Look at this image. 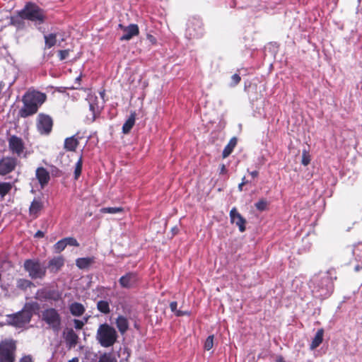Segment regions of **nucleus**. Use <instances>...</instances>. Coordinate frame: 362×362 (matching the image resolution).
<instances>
[{"mask_svg": "<svg viewBox=\"0 0 362 362\" xmlns=\"http://www.w3.org/2000/svg\"><path fill=\"white\" fill-rule=\"evenodd\" d=\"M83 322L79 320H74V327L76 329H80L83 327Z\"/></svg>", "mask_w": 362, "mask_h": 362, "instance_id": "obj_43", "label": "nucleus"}, {"mask_svg": "<svg viewBox=\"0 0 362 362\" xmlns=\"http://www.w3.org/2000/svg\"><path fill=\"white\" fill-rule=\"evenodd\" d=\"M310 286L313 287V292L318 293L320 297L329 296L332 288L331 279L327 274H323L321 277H314Z\"/></svg>", "mask_w": 362, "mask_h": 362, "instance_id": "obj_5", "label": "nucleus"}, {"mask_svg": "<svg viewBox=\"0 0 362 362\" xmlns=\"http://www.w3.org/2000/svg\"><path fill=\"white\" fill-rule=\"evenodd\" d=\"M68 362H79V359L78 357H74L71 360H69Z\"/></svg>", "mask_w": 362, "mask_h": 362, "instance_id": "obj_47", "label": "nucleus"}, {"mask_svg": "<svg viewBox=\"0 0 362 362\" xmlns=\"http://www.w3.org/2000/svg\"><path fill=\"white\" fill-rule=\"evenodd\" d=\"M19 362H33V358L30 355H27V356H24L23 357H22Z\"/></svg>", "mask_w": 362, "mask_h": 362, "instance_id": "obj_44", "label": "nucleus"}, {"mask_svg": "<svg viewBox=\"0 0 362 362\" xmlns=\"http://www.w3.org/2000/svg\"><path fill=\"white\" fill-rule=\"evenodd\" d=\"M276 362H285L282 358H279Z\"/></svg>", "mask_w": 362, "mask_h": 362, "instance_id": "obj_50", "label": "nucleus"}, {"mask_svg": "<svg viewBox=\"0 0 362 362\" xmlns=\"http://www.w3.org/2000/svg\"><path fill=\"white\" fill-rule=\"evenodd\" d=\"M214 346V336L210 335L209 336L204 343V349L207 351L212 349Z\"/></svg>", "mask_w": 362, "mask_h": 362, "instance_id": "obj_36", "label": "nucleus"}, {"mask_svg": "<svg viewBox=\"0 0 362 362\" xmlns=\"http://www.w3.org/2000/svg\"><path fill=\"white\" fill-rule=\"evenodd\" d=\"M24 268L32 279H42L46 273V268L34 259H27L24 262Z\"/></svg>", "mask_w": 362, "mask_h": 362, "instance_id": "obj_7", "label": "nucleus"}, {"mask_svg": "<svg viewBox=\"0 0 362 362\" xmlns=\"http://www.w3.org/2000/svg\"><path fill=\"white\" fill-rule=\"evenodd\" d=\"M82 164H83V161H82V158L81 157L78 159V160L76 162V165H75L74 177H75L76 180H77L81 175V170H82Z\"/></svg>", "mask_w": 362, "mask_h": 362, "instance_id": "obj_33", "label": "nucleus"}, {"mask_svg": "<svg viewBox=\"0 0 362 362\" xmlns=\"http://www.w3.org/2000/svg\"><path fill=\"white\" fill-rule=\"evenodd\" d=\"M42 207V203L39 201L34 200L30 207V212L32 215L36 216Z\"/></svg>", "mask_w": 362, "mask_h": 362, "instance_id": "obj_30", "label": "nucleus"}, {"mask_svg": "<svg viewBox=\"0 0 362 362\" xmlns=\"http://www.w3.org/2000/svg\"><path fill=\"white\" fill-rule=\"evenodd\" d=\"M117 339V333L114 327L106 323L99 326L96 333V339L103 347L107 348L113 346Z\"/></svg>", "mask_w": 362, "mask_h": 362, "instance_id": "obj_4", "label": "nucleus"}, {"mask_svg": "<svg viewBox=\"0 0 362 362\" xmlns=\"http://www.w3.org/2000/svg\"><path fill=\"white\" fill-rule=\"evenodd\" d=\"M12 188V185L9 182H0V196L4 197L8 194Z\"/></svg>", "mask_w": 362, "mask_h": 362, "instance_id": "obj_31", "label": "nucleus"}, {"mask_svg": "<svg viewBox=\"0 0 362 362\" xmlns=\"http://www.w3.org/2000/svg\"><path fill=\"white\" fill-rule=\"evenodd\" d=\"M359 269H358V267H356V270L358 271Z\"/></svg>", "mask_w": 362, "mask_h": 362, "instance_id": "obj_53", "label": "nucleus"}, {"mask_svg": "<svg viewBox=\"0 0 362 362\" xmlns=\"http://www.w3.org/2000/svg\"><path fill=\"white\" fill-rule=\"evenodd\" d=\"M98 362H117V359L112 353H104L100 356Z\"/></svg>", "mask_w": 362, "mask_h": 362, "instance_id": "obj_28", "label": "nucleus"}, {"mask_svg": "<svg viewBox=\"0 0 362 362\" xmlns=\"http://www.w3.org/2000/svg\"><path fill=\"white\" fill-rule=\"evenodd\" d=\"M78 141L74 136L66 138L64 141V148L69 151H74L78 146Z\"/></svg>", "mask_w": 362, "mask_h": 362, "instance_id": "obj_22", "label": "nucleus"}, {"mask_svg": "<svg viewBox=\"0 0 362 362\" xmlns=\"http://www.w3.org/2000/svg\"><path fill=\"white\" fill-rule=\"evenodd\" d=\"M33 285V284L30 281L25 279H19L17 280V282H16L17 288L22 289V290H25Z\"/></svg>", "mask_w": 362, "mask_h": 362, "instance_id": "obj_29", "label": "nucleus"}, {"mask_svg": "<svg viewBox=\"0 0 362 362\" xmlns=\"http://www.w3.org/2000/svg\"><path fill=\"white\" fill-rule=\"evenodd\" d=\"M310 163V158H309V156L306 155L305 153H303V158H302V163L304 165H308Z\"/></svg>", "mask_w": 362, "mask_h": 362, "instance_id": "obj_42", "label": "nucleus"}, {"mask_svg": "<svg viewBox=\"0 0 362 362\" xmlns=\"http://www.w3.org/2000/svg\"><path fill=\"white\" fill-rule=\"evenodd\" d=\"M139 278L136 273L129 272L122 276L119 279V282L122 288H129L134 287L136 284Z\"/></svg>", "mask_w": 362, "mask_h": 362, "instance_id": "obj_15", "label": "nucleus"}, {"mask_svg": "<svg viewBox=\"0 0 362 362\" xmlns=\"http://www.w3.org/2000/svg\"><path fill=\"white\" fill-rule=\"evenodd\" d=\"M16 165V160L6 157L0 160V175H6L14 170Z\"/></svg>", "mask_w": 362, "mask_h": 362, "instance_id": "obj_13", "label": "nucleus"}, {"mask_svg": "<svg viewBox=\"0 0 362 362\" xmlns=\"http://www.w3.org/2000/svg\"><path fill=\"white\" fill-rule=\"evenodd\" d=\"M118 26L123 31V35L119 38L121 41H128L133 37L137 36L139 33V29L136 24L132 23L128 26H124L122 24H119Z\"/></svg>", "mask_w": 362, "mask_h": 362, "instance_id": "obj_11", "label": "nucleus"}, {"mask_svg": "<svg viewBox=\"0 0 362 362\" xmlns=\"http://www.w3.org/2000/svg\"><path fill=\"white\" fill-rule=\"evenodd\" d=\"M64 262L63 257H55L49 261V268L52 272H56L64 265Z\"/></svg>", "mask_w": 362, "mask_h": 362, "instance_id": "obj_20", "label": "nucleus"}, {"mask_svg": "<svg viewBox=\"0 0 362 362\" xmlns=\"http://www.w3.org/2000/svg\"><path fill=\"white\" fill-rule=\"evenodd\" d=\"M9 148L13 153L20 156L23 151V144L22 140L15 136L9 139Z\"/></svg>", "mask_w": 362, "mask_h": 362, "instance_id": "obj_16", "label": "nucleus"}, {"mask_svg": "<svg viewBox=\"0 0 362 362\" xmlns=\"http://www.w3.org/2000/svg\"><path fill=\"white\" fill-rule=\"evenodd\" d=\"M64 339L69 348H72L76 345L78 337L73 329H69L64 333Z\"/></svg>", "mask_w": 362, "mask_h": 362, "instance_id": "obj_18", "label": "nucleus"}, {"mask_svg": "<svg viewBox=\"0 0 362 362\" xmlns=\"http://www.w3.org/2000/svg\"><path fill=\"white\" fill-rule=\"evenodd\" d=\"M255 206L259 211H264L267 207V202L264 199H260L255 204Z\"/></svg>", "mask_w": 362, "mask_h": 362, "instance_id": "obj_37", "label": "nucleus"}, {"mask_svg": "<svg viewBox=\"0 0 362 362\" xmlns=\"http://www.w3.org/2000/svg\"><path fill=\"white\" fill-rule=\"evenodd\" d=\"M240 76H239V74H233L232 76H231V83H230V86H236L240 81Z\"/></svg>", "mask_w": 362, "mask_h": 362, "instance_id": "obj_39", "label": "nucleus"}, {"mask_svg": "<svg viewBox=\"0 0 362 362\" xmlns=\"http://www.w3.org/2000/svg\"><path fill=\"white\" fill-rule=\"evenodd\" d=\"M116 326L121 334L125 333L129 328L127 319L122 315L118 316L116 319Z\"/></svg>", "mask_w": 362, "mask_h": 362, "instance_id": "obj_19", "label": "nucleus"}, {"mask_svg": "<svg viewBox=\"0 0 362 362\" xmlns=\"http://www.w3.org/2000/svg\"><path fill=\"white\" fill-rule=\"evenodd\" d=\"M16 349V341L5 339L0 343V362H14Z\"/></svg>", "mask_w": 362, "mask_h": 362, "instance_id": "obj_6", "label": "nucleus"}, {"mask_svg": "<svg viewBox=\"0 0 362 362\" xmlns=\"http://www.w3.org/2000/svg\"><path fill=\"white\" fill-rule=\"evenodd\" d=\"M89 103L90 115H87L86 119L89 122L95 121L96 117L99 115L100 109L97 103V97L93 95H89L88 98Z\"/></svg>", "mask_w": 362, "mask_h": 362, "instance_id": "obj_12", "label": "nucleus"}, {"mask_svg": "<svg viewBox=\"0 0 362 362\" xmlns=\"http://www.w3.org/2000/svg\"><path fill=\"white\" fill-rule=\"evenodd\" d=\"M245 180V178L243 177L242 182L240 184H239V185H238V189L240 191L243 190V186L246 183Z\"/></svg>", "mask_w": 362, "mask_h": 362, "instance_id": "obj_46", "label": "nucleus"}, {"mask_svg": "<svg viewBox=\"0 0 362 362\" xmlns=\"http://www.w3.org/2000/svg\"><path fill=\"white\" fill-rule=\"evenodd\" d=\"M136 113L132 112L129 117L125 122L122 127V132L124 134H128L135 124Z\"/></svg>", "mask_w": 362, "mask_h": 362, "instance_id": "obj_21", "label": "nucleus"}, {"mask_svg": "<svg viewBox=\"0 0 362 362\" xmlns=\"http://www.w3.org/2000/svg\"><path fill=\"white\" fill-rule=\"evenodd\" d=\"M100 211L102 213H109V214H117L122 211V208L121 207H106L101 209Z\"/></svg>", "mask_w": 362, "mask_h": 362, "instance_id": "obj_34", "label": "nucleus"}, {"mask_svg": "<svg viewBox=\"0 0 362 362\" xmlns=\"http://www.w3.org/2000/svg\"><path fill=\"white\" fill-rule=\"evenodd\" d=\"M84 308L82 304L78 303H72L70 305V311L75 316H80L84 313Z\"/></svg>", "mask_w": 362, "mask_h": 362, "instance_id": "obj_26", "label": "nucleus"}, {"mask_svg": "<svg viewBox=\"0 0 362 362\" xmlns=\"http://www.w3.org/2000/svg\"><path fill=\"white\" fill-rule=\"evenodd\" d=\"M250 175H252V177H256L258 175V172L256 170L252 171L250 173Z\"/></svg>", "mask_w": 362, "mask_h": 362, "instance_id": "obj_48", "label": "nucleus"}, {"mask_svg": "<svg viewBox=\"0 0 362 362\" xmlns=\"http://www.w3.org/2000/svg\"><path fill=\"white\" fill-rule=\"evenodd\" d=\"M19 16L28 20L34 23L35 26L42 24L46 20L45 11L35 4L28 3L18 13Z\"/></svg>", "mask_w": 362, "mask_h": 362, "instance_id": "obj_2", "label": "nucleus"}, {"mask_svg": "<svg viewBox=\"0 0 362 362\" xmlns=\"http://www.w3.org/2000/svg\"><path fill=\"white\" fill-rule=\"evenodd\" d=\"M66 247V243L64 241V238L58 241L54 245V250L57 252H60L65 249Z\"/></svg>", "mask_w": 362, "mask_h": 362, "instance_id": "obj_35", "label": "nucleus"}, {"mask_svg": "<svg viewBox=\"0 0 362 362\" xmlns=\"http://www.w3.org/2000/svg\"><path fill=\"white\" fill-rule=\"evenodd\" d=\"M323 335L324 330L322 329H318L310 344V349L313 350L320 345L323 340Z\"/></svg>", "mask_w": 362, "mask_h": 362, "instance_id": "obj_23", "label": "nucleus"}, {"mask_svg": "<svg viewBox=\"0 0 362 362\" xmlns=\"http://www.w3.org/2000/svg\"><path fill=\"white\" fill-rule=\"evenodd\" d=\"M94 262L93 257L78 258L76 261V264L79 269H86Z\"/></svg>", "mask_w": 362, "mask_h": 362, "instance_id": "obj_24", "label": "nucleus"}, {"mask_svg": "<svg viewBox=\"0 0 362 362\" xmlns=\"http://www.w3.org/2000/svg\"><path fill=\"white\" fill-rule=\"evenodd\" d=\"M42 318L54 330H59L61 317L55 309L48 308L45 310L42 313Z\"/></svg>", "mask_w": 362, "mask_h": 362, "instance_id": "obj_9", "label": "nucleus"}, {"mask_svg": "<svg viewBox=\"0 0 362 362\" xmlns=\"http://www.w3.org/2000/svg\"><path fill=\"white\" fill-rule=\"evenodd\" d=\"M2 88H3V84L1 82H0V93L1 92L2 90Z\"/></svg>", "mask_w": 362, "mask_h": 362, "instance_id": "obj_51", "label": "nucleus"}, {"mask_svg": "<svg viewBox=\"0 0 362 362\" xmlns=\"http://www.w3.org/2000/svg\"><path fill=\"white\" fill-rule=\"evenodd\" d=\"M44 236V233L41 230H38L35 234V238H40Z\"/></svg>", "mask_w": 362, "mask_h": 362, "instance_id": "obj_45", "label": "nucleus"}, {"mask_svg": "<svg viewBox=\"0 0 362 362\" xmlns=\"http://www.w3.org/2000/svg\"><path fill=\"white\" fill-rule=\"evenodd\" d=\"M36 303H27L23 310L16 314L7 316V322L16 327H22L30 322Z\"/></svg>", "mask_w": 362, "mask_h": 362, "instance_id": "obj_3", "label": "nucleus"}, {"mask_svg": "<svg viewBox=\"0 0 362 362\" xmlns=\"http://www.w3.org/2000/svg\"><path fill=\"white\" fill-rule=\"evenodd\" d=\"M45 49H49L55 45L57 42V35L54 33H51L45 35Z\"/></svg>", "mask_w": 362, "mask_h": 362, "instance_id": "obj_25", "label": "nucleus"}, {"mask_svg": "<svg viewBox=\"0 0 362 362\" xmlns=\"http://www.w3.org/2000/svg\"><path fill=\"white\" fill-rule=\"evenodd\" d=\"M68 55H69V50H67V49L60 50L59 52V57L60 60H64V59H66Z\"/></svg>", "mask_w": 362, "mask_h": 362, "instance_id": "obj_41", "label": "nucleus"}, {"mask_svg": "<svg viewBox=\"0 0 362 362\" xmlns=\"http://www.w3.org/2000/svg\"><path fill=\"white\" fill-rule=\"evenodd\" d=\"M170 308H171L173 312H177L176 315L177 316H180V315H182L186 313H183V312H181V311H177V302H172L170 303Z\"/></svg>", "mask_w": 362, "mask_h": 362, "instance_id": "obj_40", "label": "nucleus"}, {"mask_svg": "<svg viewBox=\"0 0 362 362\" xmlns=\"http://www.w3.org/2000/svg\"><path fill=\"white\" fill-rule=\"evenodd\" d=\"M148 38L150 40V41L153 42L154 37L152 35H148Z\"/></svg>", "mask_w": 362, "mask_h": 362, "instance_id": "obj_49", "label": "nucleus"}, {"mask_svg": "<svg viewBox=\"0 0 362 362\" xmlns=\"http://www.w3.org/2000/svg\"><path fill=\"white\" fill-rule=\"evenodd\" d=\"M97 308L103 313L107 314L110 312L109 303L105 300L98 301L97 303Z\"/></svg>", "mask_w": 362, "mask_h": 362, "instance_id": "obj_32", "label": "nucleus"}, {"mask_svg": "<svg viewBox=\"0 0 362 362\" xmlns=\"http://www.w3.org/2000/svg\"><path fill=\"white\" fill-rule=\"evenodd\" d=\"M203 34L202 23L199 18L189 19L187 23L186 37L188 39L198 38Z\"/></svg>", "mask_w": 362, "mask_h": 362, "instance_id": "obj_8", "label": "nucleus"}, {"mask_svg": "<svg viewBox=\"0 0 362 362\" xmlns=\"http://www.w3.org/2000/svg\"><path fill=\"white\" fill-rule=\"evenodd\" d=\"M237 144V140L235 138H232L228 145L224 148L223 151V157H228L233 151L234 147Z\"/></svg>", "mask_w": 362, "mask_h": 362, "instance_id": "obj_27", "label": "nucleus"}, {"mask_svg": "<svg viewBox=\"0 0 362 362\" xmlns=\"http://www.w3.org/2000/svg\"><path fill=\"white\" fill-rule=\"evenodd\" d=\"M35 175L42 187L48 183L50 177L48 171L42 167L36 170Z\"/></svg>", "mask_w": 362, "mask_h": 362, "instance_id": "obj_17", "label": "nucleus"}, {"mask_svg": "<svg viewBox=\"0 0 362 362\" xmlns=\"http://www.w3.org/2000/svg\"><path fill=\"white\" fill-rule=\"evenodd\" d=\"M53 121L51 117L40 114L37 118V128L41 134H49L52 129Z\"/></svg>", "mask_w": 362, "mask_h": 362, "instance_id": "obj_10", "label": "nucleus"}, {"mask_svg": "<svg viewBox=\"0 0 362 362\" xmlns=\"http://www.w3.org/2000/svg\"><path fill=\"white\" fill-rule=\"evenodd\" d=\"M80 78H81V77H80V76H78V77H77V78H76V80H77V81H79V80H80Z\"/></svg>", "mask_w": 362, "mask_h": 362, "instance_id": "obj_52", "label": "nucleus"}, {"mask_svg": "<svg viewBox=\"0 0 362 362\" xmlns=\"http://www.w3.org/2000/svg\"><path fill=\"white\" fill-rule=\"evenodd\" d=\"M46 95L39 91H28L23 98V106L19 112L22 117H27L37 112L39 107L45 101Z\"/></svg>", "mask_w": 362, "mask_h": 362, "instance_id": "obj_1", "label": "nucleus"}, {"mask_svg": "<svg viewBox=\"0 0 362 362\" xmlns=\"http://www.w3.org/2000/svg\"><path fill=\"white\" fill-rule=\"evenodd\" d=\"M64 241L66 243V245H72L78 247L79 245L78 241L74 238H66Z\"/></svg>", "mask_w": 362, "mask_h": 362, "instance_id": "obj_38", "label": "nucleus"}, {"mask_svg": "<svg viewBox=\"0 0 362 362\" xmlns=\"http://www.w3.org/2000/svg\"><path fill=\"white\" fill-rule=\"evenodd\" d=\"M230 222L235 223L240 232L245 230V219L240 215L235 208H233L230 211Z\"/></svg>", "mask_w": 362, "mask_h": 362, "instance_id": "obj_14", "label": "nucleus"}]
</instances>
